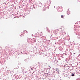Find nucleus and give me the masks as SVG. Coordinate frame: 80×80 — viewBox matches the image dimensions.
Segmentation results:
<instances>
[{
  "instance_id": "7",
  "label": "nucleus",
  "mask_w": 80,
  "mask_h": 80,
  "mask_svg": "<svg viewBox=\"0 0 80 80\" xmlns=\"http://www.w3.org/2000/svg\"><path fill=\"white\" fill-rule=\"evenodd\" d=\"M23 70H24V68H23Z\"/></svg>"
},
{
  "instance_id": "4",
  "label": "nucleus",
  "mask_w": 80,
  "mask_h": 80,
  "mask_svg": "<svg viewBox=\"0 0 80 80\" xmlns=\"http://www.w3.org/2000/svg\"><path fill=\"white\" fill-rule=\"evenodd\" d=\"M71 76H72V77H73V76H74V74H72Z\"/></svg>"
},
{
  "instance_id": "5",
  "label": "nucleus",
  "mask_w": 80,
  "mask_h": 80,
  "mask_svg": "<svg viewBox=\"0 0 80 80\" xmlns=\"http://www.w3.org/2000/svg\"><path fill=\"white\" fill-rule=\"evenodd\" d=\"M31 69L32 70H33V69H32V68H31Z\"/></svg>"
},
{
  "instance_id": "1",
  "label": "nucleus",
  "mask_w": 80,
  "mask_h": 80,
  "mask_svg": "<svg viewBox=\"0 0 80 80\" xmlns=\"http://www.w3.org/2000/svg\"><path fill=\"white\" fill-rule=\"evenodd\" d=\"M36 37H38L39 36V33L38 32L36 34Z\"/></svg>"
},
{
  "instance_id": "6",
  "label": "nucleus",
  "mask_w": 80,
  "mask_h": 80,
  "mask_svg": "<svg viewBox=\"0 0 80 80\" xmlns=\"http://www.w3.org/2000/svg\"><path fill=\"white\" fill-rule=\"evenodd\" d=\"M21 37H22V34L20 35Z\"/></svg>"
},
{
  "instance_id": "2",
  "label": "nucleus",
  "mask_w": 80,
  "mask_h": 80,
  "mask_svg": "<svg viewBox=\"0 0 80 80\" xmlns=\"http://www.w3.org/2000/svg\"><path fill=\"white\" fill-rule=\"evenodd\" d=\"M67 13L68 15H69V14H70V12L69 11H68V12H67Z\"/></svg>"
},
{
  "instance_id": "3",
  "label": "nucleus",
  "mask_w": 80,
  "mask_h": 80,
  "mask_svg": "<svg viewBox=\"0 0 80 80\" xmlns=\"http://www.w3.org/2000/svg\"><path fill=\"white\" fill-rule=\"evenodd\" d=\"M61 18H64L65 17V16L63 15H61Z\"/></svg>"
}]
</instances>
